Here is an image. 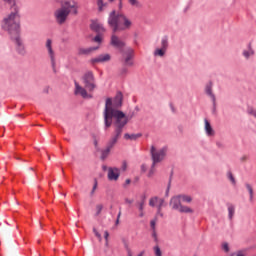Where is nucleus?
Listing matches in <instances>:
<instances>
[{
  "label": "nucleus",
  "mask_w": 256,
  "mask_h": 256,
  "mask_svg": "<svg viewBox=\"0 0 256 256\" xmlns=\"http://www.w3.org/2000/svg\"><path fill=\"white\" fill-rule=\"evenodd\" d=\"M123 106V94L118 92L116 96L107 98L104 108V129L107 130L113 123H117V118L120 117V121L129 123V116L119 109Z\"/></svg>",
  "instance_id": "obj_1"
},
{
  "label": "nucleus",
  "mask_w": 256,
  "mask_h": 256,
  "mask_svg": "<svg viewBox=\"0 0 256 256\" xmlns=\"http://www.w3.org/2000/svg\"><path fill=\"white\" fill-rule=\"evenodd\" d=\"M1 28L8 33L18 55L25 57L27 55V48L23 38H21V18L11 16V18L3 19Z\"/></svg>",
  "instance_id": "obj_2"
},
{
  "label": "nucleus",
  "mask_w": 256,
  "mask_h": 256,
  "mask_svg": "<svg viewBox=\"0 0 256 256\" xmlns=\"http://www.w3.org/2000/svg\"><path fill=\"white\" fill-rule=\"evenodd\" d=\"M108 24L112 28L113 33H117V31H125V29H129V27H131L130 20L123 14L116 15L115 10L110 13Z\"/></svg>",
  "instance_id": "obj_3"
},
{
  "label": "nucleus",
  "mask_w": 256,
  "mask_h": 256,
  "mask_svg": "<svg viewBox=\"0 0 256 256\" xmlns=\"http://www.w3.org/2000/svg\"><path fill=\"white\" fill-rule=\"evenodd\" d=\"M71 14L77 15V5H75L74 1H66L60 9L55 11L54 17L58 25H63Z\"/></svg>",
  "instance_id": "obj_4"
},
{
  "label": "nucleus",
  "mask_w": 256,
  "mask_h": 256,
  "mask_svg": "<svg viewBox=\"0 0 256 256\" xmlns=\"http://www.w3.org/2000/svg\"><path fill=\"white\" fill-rule=\"evenodd\" d=\"M121 117H117L116 122H112V125L114 127V134L111 137V139L108 141L106 147L112 148L117 145V141L121 138V135H123V130L125 129V126L127 125L125 121H120Z\"/></svg>",
  "instance_id": "obj_5"
},
{
  "label": "nucleus",
  "mask_w": 256,
  "mask_h": 256,
  "mask_svg": "<svg viewBox=\"0 0 256 256\" xmlns=\"http://www.w3.org/2000/svg\"><path fill=\"white\" fill-rule=\"evenodd\" d=\"M168 148L164 146L157 150L155 146H151L150 153L152 157V164L156 165L157 163H161L163 159H165L167 155Z\"/></svg>",
  "instance_id": "obj_6"
},
{
  "label": "nucleus",
  "mask_w": 256,
  "mask_h": 256,
  "mask_svg": "<svg viewBox=\"0 0 256 256\" xmlns=\"http://www.w3.org/2000/svg\"><path fill=\"white\" fill-rule=\"evenodd\" d=\"M170 206L174 211H179V213H193V209L181 204V198H179V195L173 196L170 199Z\"/></svg>",
  "instance_id": "obj_7"
},
{
  "label": "nucleus",
  "mask_w": 256,
  "mask_h": 256,
  "mask_svg": "<svg viewBox=\"0 0 256 256\" xmlns=\"http://www.w3.org/2000/svg\"><path fill=\"white\" fill-rule=\"evenodd\" d=\"M47 55L50 59L51 67L54 73H57V55L55 54V50H53V40L47 39L45 44Z\"/></svg>",
  "instance_id": "obj_8"
},
{
  "label": "nucleus",
  "mask_w": 256,
  "mask_h": 256,
  "mask_svg": "<svg viewBox=\"0 0 256 256\" xmlns=\"http://www.w3.org/2000/svg\"><path fill=\"white\" fill-rule=\"evenodd\" d=\"M82 81L84 83L85 89L89 90L90 92H93L95 89H97V82L95 81V75L92 71L85 72L82 77Z\"/></svg>",
  "instance_id": "obj_9"
},
{
  "label": "nucleus",
  "mask_w": 256,
  "mask_h": 256,
  "mask_svg": "<svg viewBox=\"0 0 256 256\" xmlns=\"http://www.w3.org/2000/svg\"><path fill=\"white\" fill-rule=\"evenodd\" d=\"M135 57V50L133 48L128 47L122 51V63H124L125 67H133L135 62L133 58Z\"/></svg>",
  "instance_id": "obj_10"
},
{
  "label": "nucleus",
  "mask_w": 256,
  "mask_h": 256,
  "mask_svg": "<svg viewBox=\"0 0 256 256\" xmlns=\"http://www.w3.org/2000/svg\"><path fill=\"white\" fill-rule=\"evenodd\" d=\"M4 3L9 5L11 9V13L8 14L3 19H10L12 17H16V19H21V15H19V6L17 5V0H2Z\"/></svg>",
  "instance_id": "obj_11"
},
{
  "label": "nucleus",
  "mask_w": 256,
  "mask_h": 256,
  "mask_svg": "<svg viewBox=\"0 0 256 256\" xmlns=\"http://www.w3.org/2000/svg\"><path fill=\"white\" fill-rule=\"evenodd\" d=\"M205 93L208 97H210L213 105V113H215L217 109V97L213 93V82H208L205 86Z\"/></svg>",
  "instance_id": "obj_12"
},
{
  "label": "nucleus",
  "mask_w": 256,
  "mask_h": 256,
  "mask_svg": "<svg viewBox=\"0 0 256 256\" xmlns=\"http://www.w3.org/2000/svg\"><path fill=\"white\" fill-rule=\"evenodd\" d=\"M110 45L114 47L115 49H119V51L122 53L123 49L125 48V40L119 38V36L112 34Z\"/></svg>",
  "instance_id": "obj_13"
},
{
  "label": "nucleus",
  "mask_w": 256,
  "mask_h": 256,
  "mask_svg": "<svg viewBox=\"0 0 256 256\" xmlns=\"http://www.w3.org/2000/svg\"><path fill=\"white\" fill-rule=\"evenodd\" d=\"M74 85V95H80V97H82L83 99H91L93 97L91 94L87 93V89L79 85V82L75 81Z\"/></svg>",
  "instance_id": "obj_14"
},
{
  "label": "nucleus",
  "mask_w": 256,
  "mask_h": 256,
  "mask_svg": "<svg viewBox=\"0 0 256 256\" xmlns=\"http://www.w3.org/2000/svg\"><path fill=\"white\" fill-rule=\"evenodd\" d=\"M121 175V171L117 167L108 168V180L109 181H118Z\"/></svg>",
  "instance_id": "obj_15"
},
{
  "label": "nucleus",
  "mask_w": 256,
  "mask_h": 256,
  "mask_svg": "<svg viewBox=\"0 0 256 256\" xmlns=\"http://www.w3.org/2000/svg\"><path fill=\"white\" fill-rule=\"evenodd\" d=\"M204 123H205L204 131H205L207 137H213L215 135V130H213L211 123L207 119H204Z\"/></svg>",
  "instance_id": "obj_16"
},
{
  "label": "nucleus",
  "mask_w": 256,
  "mask_h": 256,
  "mask_svg": "<svg viewBox=\"0 0 256 256\" xmlns=\"http://www.w3.org/2000/svg\"><path fill=\"white\" fill-rule=\"evenodd\" d=\"M90 28L92 31H95V33H105V28L103 27V24H99L97 21H93L90 25Z\"/></svg>",
  "instance_id": "obj_17"
},
{
  "label": "nucleus",
  "mask_w": 256,
  "mask_h": 256,
  "mask_svg": "<svg viewBox=\"0 0 256 256\" xmlns=\"http://www.w3.org/2000/svg\"><path fill=\"white\" fill-rule=\"evenodd\" d=\"M242 55L246 60H249L250 57H253V55H255V50L253 49V47H251V44H248L247 49H244L242 51Z\"/></svg>",
  "instance_id": "obj_18"
},
{
  "label": "nucleus",
  "mask_w": 256,
  "mask_h": 256,
  "mask_svg": "<svg viewBox=\"0 0 256 256\" xmlns=\"http://www.w3.org/2000/svg\"><path fill=\"white\" fill-rule=\"evenodd\" d=\"M111 60V55L109 54H102L98 56L97 58L92 59V63H105L106 61Z\"/></svg>",
  "instance_id": "obj_19"
},
{
  "label": "nucleus",
  "mask_w": 256,
  "mask_h": 256,
  "mask_svg": "<svg viewBox=\"0 0 256 256\" xmlns=\"http://www.w3.org/2000/svg\"><path fill=\"white\" fill-rule=\"evenodd\" d=\"M99 47H89V48H80L78 49V55H89L93 51H97Z\"/></svg>",
  "instance_id": "obj_20"
},
{
  "label": "nucleus",
  "mask_w": 256,
  "mask_h": 256,
  "mask_svg": "<svg viewBox=\"0 0 256 256\" xmlns=\"http://www.w3.org/2000/svg\"><path fill=\"white\" fill-rule=\"evenodd\" d=\"M143 137L142 133H137V134H129L126 133L124 134V139H126L127 141H137V139Z\"/></svg>",
  "instance_id": "obj_21"
},
{
  "label": "nucleus",
  "mask_w": 256,
  "mask_h": 256,
  "mask_svg": "<svg viewBox=\"0 0 256 256\" xmlns=\"http://www.w3.org/2000/svg\"><path fill=\"white\" fill-rule=\"evenodd\" d=\"M160 49L167 51L169 49V36H163L160 41Z\"/></svg>",
  "instance_id": "obj_22"
},
{
  "label": "nucleus",
  "mask_w": 256,
  "mask_h": 256,
  "mask_svg": "<svg viewBox=\"0 0 256 256\" xmlns=\"http://www.w3.org/2000/svg\"><path fill=\"white\" fill-rule=\"evenodd\" d=\"M167 50L163 48H156L153 52L154 57H165Z\"/></svg>",
  "instance_id": "obj_23"
},
{
  "label": "nucleus",
  "mask_w": 256,
  "mask_h": 256,
  "mask_svg": "<svg viewBox=\"0 0 256 256\" xmlns=\"http://www.w3.org/2000/svg\"><path fill=\"white\" fill-rule=\"evenodd\" d=\"M235 216V206L233 204H228V219L233 221V217Z\"/></svg>",
  "instance_id": "obj_24"
},
{
  "label": "nucleus",
  "mask_w": 256,
  "mask_h": 256,
  "mask_svg": "<svg viewBox=\"0 0 256 256\" xmlns=\"http://www.w3.org/2000/svg\"><path fill=\"white\" fill-rule=\"evenodd\" d=\"M128 3L131 7H135L136 9H141V7H143L139 0H128Z\"/></svg>",
  "instance_id": "obj_25"
},
{
  "label": "nucleus",
  "mask_w": 256,
  "mask_h": 256,
  "mask_svg": "<svg viewBox=\"0 0 256 256\" xmlns=\"http://www.w3.org/2000/svg\"><path fill=\"white\" fill-rule=\"evenodd\" d=\"M180 201H183L184 203H191V201H193V198H191V196L189 195H185V194H180L178 195Z\"/></svg>",
  "instance_id": "obj_26"
},
{
  "label": "nucleus",
  "mask_w": 256,
  "mask_h": 256,
  "mask_svg": "<svg viewBox=\"0 0 256 256\" xmlns=\"http://www.w3.org/2000/svg\"><path fill=\"white\" fill-rule=\"evenodd\" d=\"M109 153H111V148L106 146V149L102 150L101 159L105 161V158L109 157Z\"/></svg>",
  "instance_id": "obj_27"
},
{
  "label": "nucleus",
  "mask_w": 256,
  "mask_h": 256,
  "mask_svg": "<svg viewBox=\"0 0 256 256\" xmlns=\"http://www.w3.org/2000/svg\"><path fill=\"white\" fill-rule=\"evenodd\" d=\"M159 200L160 199L157 196L150 198V200H149L150 207H155V205L158 204Z\"/></svg>",
  "instance_id": "obj_28"
},
{
  "label": "nucleus",
  "mask_w": 256,
  "mask_h": 256,
  "mask_svg": "<svg viewBox=\"0 0 256 256\" xmlns=\"http://www.w3.org/2000/svg\"><path fill=\"white\" fill-rule=\"evenodd\" d=\"M155 165L156 164L152 163L151 168H150V170L148 172L147 177H149L150 179H151V177H153L155 175V173H157V170L155 169Z\"/></svg>",
  "instance_id": "obj_29"
},
{
  "label": "nucleus",
  "mask_w": 256,
  "mask_h": 256,
  "mask_svg": "<svg viewBox=\"0 0 256 256\" xmlns=\"http://www.w3.org/2000/svg\"><path fill=\"white\" fill-rule=\"evenodd\" d=\"M246 189L250 195V201H253V186L250 184H246Z\"/></svg>",
  "instance_id": "obj_30"
},
{
  "label": "nucleus",
  "mask_w": 256,
  "mask_h": 256,
  "mask_svg": "<svg viewBox=\"0 0 256 256\" xmlns=\"http://www.w3.org/2000/svg\"><path fill=\"white\" fill-rule=\"evenodd\" d=\"M101 211H103V204H97L96 205V217H99V215H101Z\"/></svg>",
  "instance_id": "obj_31"
},
{
  "label": "nucleus",
  "mask_w": 256,
  "mask_h": 256,
  "mask_svg": "<svg viewBox=\"0 0 256 256\" xmlns=\"http://www.w3.org/2000/svg\"><path fill=\"white\" fill-rule=\"evenodd\" d=\"M247 113H248V115H251L254 119H256V109L255 108H248Z\"/></svg>",
  "instance_id": "obj_32"
},
{
  "label": "nucleus",
  "mask_w": 256,
  "mask_h": 256,
  "mask_svg": "<svg viewBox=\"0 0 256 256\" xmlns=\"http://www.w3.org/2000/svg\"><path fill=\"white\" fill-rule=\"evenodd\" d=\"M153 249L156 256H163V253L161 252V248H159L158 245L154 246Z\"/></svg>",
  "instance_id": "obj_33"
},
{
  "label": "nucleus",
  "mask_w": 256,
  "mask_h": 256,
  "mask_svg": "<svg viewBox=\"0 0 256 256\" xmlns=\"http://www.w3.org/2000/svg\"><path fill=\"white\" fill-rule=\"evenodd\" d=\"M158 205H157V211L160 213L161 209H163V205L165 203V200L164 199H160L158 200Z\"/></svg>",
  "instance_id": "obj_34"
},
{
  "label": "nucleus",
  "mask_w": 256,
  "mask_h": 256,
  "mask_svg": "<svg viewBox=\"0 0 256 256\" xmlns=\"http://www.w3.org/2000/svg\"><path fill=\"white\" fill-rule=\"evenodd\" d=\"M156 225H157V219L156 218L150 221V227H151L152 231H157Z\"/></svg>",
  "instance_id": "obj_35"
},
{
  "label": "nucleus",
  "mask_w": 256,
  "mask_h": 256,
  "mask_svg": "<svg viewBox=\"0 0 256 256\" xmlns=\"http://www.w3.org/2000/svg\"><path fill=\"white\" fill-rule=\"evenodd\" d=\"M119 73L122 77H125V75H127V73H129V69L127 67H123L120 69Z\"/></svg>",
  "instance_id": "obj_36"
},
{
  "label": "nucleus",
  "mask_w": 256,
  "mask_h": 256,
  "mask_svg": "<svg viewBox=\"0 0 256 256\" xmlns=\"http://www.w3.org/2000/svg\"><path fill=\"white\" fill-rule=\"evenodd\" d=\"M153 240L156 242V243H159V237L157 236V230H152V234H151Z\"/></svg>",
  "instance_id": "obj_37"
},
{
  "label": "nucleus",
  "mask_w": 256,
  "mask_h": 256,
  "mask_svg": "<svg viewBox=\"0 0 256 256\" xmlns=\"http://www.w3.org/2000/svg\"><path fill=\"white\" fill-rule=\"evenodd\" d=\"M138 210L140 211H145V203L143 202H137Z\"/></svg>",
  "instance_id": "obj_38"
},
{
  "label": "nucleus",
  "mask_w": 256,
  "mask_h": 256,
  "mask_svg": "<svg viewBox=\"0 0 256 256\" xmlns=\"http://www.w3.org/2000/svg\"><path fill=\"white\" fill-rule=\"evenodd\" d=\"M227 175H228V179L231 181V183H232L233 185H235L236 181H235V177H233V173L228 172Z\"/></svg>",
  "instance_id": "obj_39"
},
{
  "label": "nucleus",
  "mask_w": 256,
  "mask_h": 256,
  "mask_svg": "<svg viewBox=\"0 0 256 256\" xmlns=\"http://www.w3.org/2000/svg\"><path fill=\"white\" fill-rule=\"evenodd\" d=\"M97 5L99 7V11H103V7H105V3H103V0H98Z\"/></svg>",
  "instance_id": "obj_40"
},
{
  "label": "nucleus",
  "mask_w": 256,
  "mask_h": 256,
  "mask_svg": "<svg viewBox=\"0 0 256 256\" xmlns=\"http://www.w3.org/2000/svg\"><path fill=\"white\" fill-rule=\"evenodd\" d=\"M96 190H97V179L94 180V185H93L92 191L90 192V195H94Z\"/></svg>",
  "instance_id": "obj_41"
},
{
  "label": "nucleus",
  "mask_w": 256,
  "mask_h": 256,
  "mask_svg": "<svg viewBox=\"0 0 256 256\" xmlns=\"http://www.w3.org/2000/svg\"><path fill=\"white\" fill-rule=\"evenodd\" d=\"M104 238L106 241V245H109V232H107V231L104 232Z\"/></svg>",
  "instance_id": "obj_42"
},
{
  "label": "nucleus",
  "mask_w": 256,
  "mask_h": 256,
  "mask_svg": "<svg viewBox=\"0 0 256 256\" xmlns=\"http://www.w3.org/2000/svg\"><path fill=\"white\" fill-rule=\"evenodd\" d=\"M222 249L226 252V253H229V244L228 243H224L222 245Z\"/></svg>",
  "instance_id": "obj_43"
},
{
  "label": "nucleus",
  "mask_w": 256,
  "mask_h": 256,
  "mask_svg": "<svg viewBox=\"0 0 256 256\" xmlns=\"http://www.w3.org/2000/svg\"><path fill=\"white\" fill-rule=\"evenodd\" d=\"M94 41L96 42V43H101V35H96L95 37H94Z\"/></svg>",
  "instance_id": "obj_44"
},
{
  "label": "nucleus",
  "mask_w": 256,
  "mask_h": 256,
  "mask_svg": "<svg viewBox=\"0 0 256 256\" xmlns=\"http://www.w3.org/2000/svg\"><path fill=\"white\" fill-rule=\"evenodd\" d=\"M145 201H147V195L143 194V195L141 196V201H140V203H144V204H145Z\"/></svg>",
  "instance_id": "obj_45"
},
{
  "label": "nucleus",
  "mask_w": 256,
  "mask_h": 256,
  "mask_svg": "<svg viewBox=\"0 0 256 256\" xmlns=\"http://www.w3.org/2000/svg\"><path fill=\"white\" fill-rule=\"evenodd\" d=\"M141 171H142V173H145L147 171V165L146 164L141 165Z\"/></svg>",
  "instance_id": "obj_46"
},
{
  "label": "nucleus",
  "mask_w": 256,
  "mask_h": 256,
  "mask_svg": "<svg viewBox=\"0 0 256 256\" xmlns=\"http://www.w3.org/2000/svg\"><path fill=\"white\" fill-rule=\"evenodd\" d=\"M93 232L95 233L96 237H98V239H101V234L98 233L97 229H93Z\"/></svg>",
  "instance_id": "obj_47"
},
{
  "label": "nucleus",
  "mask_w": 256,
  "mask_h": 256,
  "mask_svg": "<svg viewBox=\"0 0 256 256\" xmlns=\"http://www.w3.org/2000/svg\"><path fill=\"white\" fill-rule=\"evenodd\" d=\"M122 171H127V162H123Z\"/></svg>",
  "instance_id": "obj_48"
},
{
  "label": "nucleus",
  "mask_w": 256,
  "mask_h": 256,
  "mask_svg": "<svg viewBox=\"0 0 256 256\" xmlns=\"http://www.w3.org/2000/svg\"><path fill=\"white\" fill-rule=\"evenodd\" d=\"M125 203H128V205H131V204H133V200L129 199V198H126Z\"/></svg>",
  "instance_id": "obj_49"
},
{
  "label": "nucleus",
  "mask_w": 256,
  "mask_h": 256,
  "mask_svg": "<svg viewBox=\"0 0 256 256\" xmlns=\"http://www.w3.org/2000/svg\"><path fill=\"white\" fill-rule=\"evenodd\" d=\"M171 189V182H169L168 187L166 189V195H169V190Z\"/></svg>",
  "instance_id": "obj_50"
},
{
  "label": "nucleus",
  "mask_w": 256,
  "mask_h": 256,
  "mask_svg": "<svg viewBox=\"0 0 256 256\" xmlns=\"http://www.w3.org/2000/svg\"><path fill=\"white\" fill-rule=\"evenodd\" d=\"M139 217H141V218L145 217V211H140L139 212Z\"/></svg>",
  "instance_id": "obj_51"
},
{
  "label": "nucleus",
  "mask_w": 256,
  "mask_h": 256,
  "mask_svg": "<svg viewBox=\"0 0 256 256\" xmlns=\"http://www.w3.org/2000/svg\"><path fill=\"white\" fill-rule=\"evenodd\" d=\"M236 256H245L242 251H239Z\"/></svg>",
  "instance_id": "obj_52"
},
{
  "label": "nucleus",
  "mask_w": 256,
  "mask_h": 256,
  "mask_svg": "<svg viewBox=\"0 0 256 256\" xmlns=\"http://www.w3.org/2000/svg\"><path fill=\"white\" fill-rule=\"evenodd\" d=\"M118 7H119V9H122L123 8V2H119Z\"/></svg>",
  "instance_id": "obj_53"
},
{
  "label": "nucleus",
  "mask_w": 256,
  "mask_h": 256,
  "mask_svg": "<svg viewBox=\"0 0 256 256\" xmlns=\"http://www.w3.org/2000/svg\"><path fill=\"white\" fill-rule=\"evenodd\" d=\"M125 183H126V185H130V184H131V179H127V180L125 181Z\"/></svg>",
  "instance_id": "obj_54"
},
{
  "label": "nucleus",
  "mask_w": 256,
  "mask_h": 256,
  "mask_svg": "<svg viewBox=\"0 0 256 256\" xmlns=\"http://www.w3.org/2000/svg\"><path fill=\"white\" fill-rule=\"evenodd\" d=\"M157 215H159L160 217H163V214L161 213V210L159 212V210H157Z\"/></svg>",
  "instance_id": "obj_55"
},
{
  "label": "nucleus",
  "mask_w": 256,
  "mask_h": 256,
  "mask_svg": "<svg viewBox=\"0 0 256 256\" xmlns=\"http://www.w3.org/2000/svg\"><path fill=\"white\" fill-rule=\"evenodd\" d=\"M116 219H121V211L118 213L117 218Z\"/></svg>",
  "instance_id": "obj_56"
},
{
  "label": "nucleus",
  "mask_w": 256,
  "mask_h": 256,
  "mask_svg": "<svg viewBox=\"0 0 256 256\" xmlns=\"http://www.w3.org/2000/svg\"><path fill=\"white\" fill-rule=\"evenodd\" d=\"M115 225H119V218H116Z\"/></svg>",
  "instance_id": "obj_57"
},
{
  "label": "nucleus",
  "mask_w": 256,
  "mask_h": 256,
  "mask_svg": "<svg viewBox=\"0 0 256 256\" xmlns=\"http://www.w3.org/2000/svg\"><path fill=\"white\" fill-rule=\"evenodd\" d=\"M171 109H172V111H175V109L173 108V105H171Z\"/></svg>",
  "instance_id": "obj_58"
},
{
  "label": "nucleus",
  "mask_w": 256,
  "mask_h": 256,
  "mask_svg": "<svg viewBox=\"0 0 256 256\" xmlns=\"http://www.w3.org/2000/svg\"><path fill=\"white\" fill-rule=\"evenodd\" d=\"M110 3H113V1H115V0H108Z\"/></svg>",
  "instance_id": "obj_59"
},
{
  "label": "nucleus",
  "mask_w": 256,
  "mask_h": 256,
  "mask_svg": "<svg viewBox=\"0 0 256 256\" xmlns=\"http://www.w3.org/2000/svg\"><path fill=\"white\" fill-rule=\"evenodd\" d=\"M119 2H123V0H119Z\"/></svg>",
  "instance_id": "obj_60"
}]
</instances>
